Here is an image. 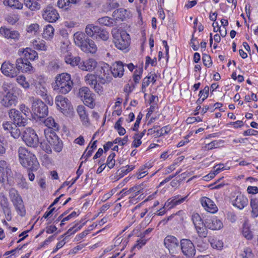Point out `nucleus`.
<instances>
[{
    "mask_svg": "<svg viewBox=\"0 0 258 258\" xmlns=\"http://www.w3.org/2000/svg\"><path fill=\"white\" fill-rule=\"evenodd\" d=\"M12 173L11 169L8 163L4 160L0 161V175L5 178L10 176Z\"/></svg>",
    "mask_w": 258,
    "mask_h": 258,
    "instance_id": "29",
    "label": "nucleus"
},
{
    "mask_svg": "<svg viewBox=\"0 0 258 258\" xmlns=\"http://www.w3.org/2000/svg\"><path fill=\"white\" fill-rule=\"evenodd\" d=\"M250 204L252 209L251 216L253 218L257 217L258 216V199H251Z\"/></svg>",
    "mask_w": 258,
    "mask_h": 258,
    "instance_id": "42",
    "label": "nucleus"
},
{
    "mask_svg": "<svg viewBox=\"0 0 258 258\" xmlns=\"http://www.w3.org/2000/svg\"><path fill=\"white\" fill-rule=\"evenodd\" d=\"M1 70L4 75L11 78L17 76L19 73V72L14 67L13 64L6 61L3 63Z\"/></svg>",
    "mask_w": 258,
    "mask_h": 258,
    "instance_id": "18",
    "label": "nucleus"
},
{
    "mask_svg": "<svg viewBox=\"0 0 258 258\" xmlns=\"http://www.w3.org/2000/svg\"><path fill=\"white\" fill-rule=\"evenodd\" d=\"M196 231L200 237H206L208 234V230L206 222H203L195 226Z\"/></svg>",
    "mask_w": 258,
    "mask_h": 258,
    "instance_id": "32",
    "label": "nucleus"
},
{
    "mask_svg": "<svg viewBox=\"0 0 258 258\" xmlns=\"http://www.w3.org/2000/svg\"><path fill=\"white\" fill-rule=\"evenodd\" d=\"M40 146L41 148L47 153L50 154L52 153L51 145L47 141L41 142Z\"/></svg>",
    "mask_w": 258,
    "mask_h": 258,
    "instance_id": "51",
    "label": "nucleus"
},
{
    "mask_svg": "<svg viewBox=\"0 0 258 258\" xmlns=\"http://www.w3.org/2000/svg\"><path fill=\"white\" fill-rule=\"evenodd\" d=\"M80 0H58L57 5L60 8L67 9L72 4H76Z\"/></svg>",
    "mask_w": 258,
    "mask_h": 258,
    "instance_id": "39",
    "label": "nucleus"
},
{
    "mask_svg": "<svg viewBox=\"0 0 258 258\" xmlns=\"http://www.w3.org/2000/svg\"><path fill=\"white\" fill-rule=\"evenodd\" d=\"M60 68L59 62L57 60H52L49 62L48 66V70L49 72L54 73Z\"/></svg>",
    "mask_w": 258,
    "mask_h": 258,
    "instance_id": "48",
    "label": "nucleus"
},
{
    "mask_svg": "<svg viewBox=\"0 0 258 258\" xmlns=\"http://www.w3.org/2000/svg\"><path fill=\"white\" fill-rule=\"evenodd\" d=\"M43 122L45 126L48 127L47 128H50L54 132L58 130L59 125L52 117L47 118L43 121Z\"/></svg>",
    "mask_w": 258,
    "mask_h": 258,
    "instance_id": "34",
    "label": "nucleus"
},
{
    "mask_svg": "<svg viewBox=\"0 0 258 258\" xmlns=\"http://www.w3.org/2000/svg\"><path fill=\"white\" fill-rule=\"evenodd\" d=\"M180 247L182 253L187 258H190L195 255V247L188 239H182L180 241Z\"/></svg>",
    "mask_w": 258,
    "mask_h": 258,
    "instance_id": "11",
    "label": "nucleus"
},
{
    "mask_svg": "<svg viewBox=\"0 0 258 258\" xmlns=\"http://www.w3.org/2000/svg\"><path fill=\"white\" fill-rule=\"evenodd\" d=\"M9 115L13 121V124H17L20 127L25 126L27 123V118L24 116L20 111L16 109H11L9 111Z\"/></svg>",
    "mask_w": 258,
    "mask_h": 258,
    "instance_id": "13",
    "label": "nucleus"
},
{
    "mask_svg": "<svg viewBox=\"0 0 258 258\" xmlns=\"http://www.w3.org/2000/svg\"><path fill=\"white\" fill-rule=\"evenodd\" d=\"M224 141L222 140L218 141H213L211 143L207 144L205 146V148L207 150H211L215 148H219L223 145Z\"/></svg>",
    "mask_w": 258,
    "mask_h": 258,
    "instance_id": "45",
    "label": "nucleus"
},
{
    "mask_svg": "<svg viewBox=\"0 0 258 258\" xmlns=\"http://www.w3.org/2000/svg\"><path fill=\"white\" fill-rule=\"evenodd\" d=\"M32 109L34 114L39 118L47 115L48 107L39 99H34L32 103Z\"/></svg>",
    "mask_w": 258,
    "mask_h": 258,
    "instance_id": "10",
    "label": "nucleus"
},
{
    "mask_svg": "<svg viewBox=\"0 0 258 258\" xmlns=\"http://www.w3.org/2000/svg\"><path fill=\"white\" fill-rule=\"evenodd\" d=\"M3 3L5 6L15 9H22L23 8V4L18 0H4Z\"/></svg>",
    "mask_w": 258,
    "mask_h": 258,
    "instance_id": "37",
    "label": "nucleus"
},
{
    "mask_svg": "<svg viewBox=\"0 0 258 258\" xmlns=\"http://www.w3.org/2000/svg\"><path fill=\"white\" fill-rule=\"evenodd\" d=\"M33 46L35 49L39 50L46 51L47 46L45 42L43 40H35L32 42Z\"/></svg>",
    "mask_w": 258,
    "mask_h": 258,
    "instance_id": "38",
    "label": "nucleus"
},
{
    "mask_svg": "<svg viewBox=\"0 0 258 258\" xmlns=\"http://www.w3.org/2000/svg\"><path fill=\"white\" fill-rule=\"evenodd\" d=\"M13 126L11 122L4 121L2 123V128L7 133H10Z\"/></svg>",
    "mask_w": 258,
    "mask_h": 258,
    "instance_id": "60",
    "label": "nucleus"
},
{
    "mask_svg": "<svg viewBox=\"0 0 258 258\" xmlns=\"http://www.w3.org/2000/svg\"><path fill=\"white\" fill-rule=\"evenodd\" d=\"M18 156L21 164L32 171L36 170L39 167V163L34 154L26 148L20 147L18 149Z\"/></svg>",
    "mask_w": 258,
    "mask_h": 258,
    "instance_id": "2",
    "label": "nucleus"
},
{
    "mask_svg": "<svg viewBox=\"0 0 258 258\" xmlns=\"http://www.w3.org/2000/svg\"><path fill=\"white\" fill-rule=\"evenodd\" d=\"M20 110L21 111L20 112L25 117L29 116L30 113V110L29 108L26 106L24 104H21L20 106Z\"/></svg>",
    "mask_w": 258,
    "mask_h": 258,
    "instance_id": "61",
    "label": "nucleus"
},
{
    "mask_svg": "<svg viewBox=\"0 0 258 258\" xmlns=\"http://www.w3.org/2000/svg\"><path fill=\"white\" fill-rule=\"evenodd\" d=\"M109 36V34L105 29L99 27V30L97 31L95 37L96 39L99 38L103 41H106Z\"/></svg>",
    "mask_w": 258,
    "mask_h": 258,
    "instance_id": "41",
    "label": "nucleus"
},
{
    "mask_svg": "<svg viewBox=\"0 0 258 258\" xmlns=\"http://www.w3.org/2000/svg\"><path fill=\"white\" fill-rule=\"evenodd\" d=\"M37 0H24L25 5L31 11H36L40 8V5Z\"/></svg>",
    "mask_w": 258,
    "mask_h": 258,
    "instance_id": "36",
    "label": "nucleus"
},
{
    "mask_svg": "<svg viewBox=\"0 0 258 258\" xmlns=\"http://www.w3.org/2000/svg\"><path fill=\"white\" fill-rule=\"evenodd\" d=\"M55 103L61 112L65 115H72L73 112V107L69 100L62 96H57L55 99Z\"/></svg>",
    "mask_w": 258,
    "mask_h": 258,
    "instance_id": "7",
    "label": "nucleus"
},
{
    "mask_svg": "<svg viewBox=\"0 0 258 258\" xmlns=\"http://www.w3.org/2000/svg\"><path fill=\"white\" fill-rule=\"evenodd\" d=\"M124 64L120 61L114 62L111 68V74L114 77H121L124 73Z\"/></svg>",
    "mask_w": 258,
    "mask_h": 258,
    "instance_id": "23",
    "label": "nucleus"
},
{
    "mask_svg": "<svg viewBox=\"0 0 258 258\" xmlns=\"http://www.w3.org/2000/svg\"><path fill=\"white\" fill-rule=\"evenodd\" d=\"M202 59L205 66L209 68L212 66V62L209 55L203 54Z\"/></svg>",
    "mask_w": 258,
    "mask_h": 258,
    "instance_id": "57",
    "label": "nucleus"
},
{
    "mask_svg": "<svg viewBox=\"0 0 258 258\" xmlns=\"http://www.w3.org/2000/svg\"><path fill=\"white\" fill-rule=\"evenodd\" d=\"M128 140V136H125L122 139H121L120 138H117L113 141L114 144H118L120 145H125Z\"/></svg>",
    "mask_w": 258,
    "mask_h": 258,
    "instance_id": "62",
    "label": "nucleus"
},
{
    "mask_svg": "<svg viewBox=\"0 0 258 258\" xmlns=\"http://www.w3.org/2000/svg\"><path fill=\"white\" fill-rule=\"evenodd\" d=\"M129 12L126 9L120 8L115 10L112 13V17L116 22L117 20H119L123 21L126 18L128 17Z\"/></svg>",
    "mask_w": 258,
    "mask_h": 258,
    "instance_id": "28",
    "label": "nucleus"
},
{
    "mask_svg": "<svg viewBox=\"0 0 258 258\" xmlns=\"http://www.w3.org/2000/svg\"><path fill=\"white\" fill-rule=\"evenodd\" d=\"M44 134L47 141L51 145V148L56 152H60L62 149L63 144L54 131L50 128H45Z\"/></svg>",
    "mask_w": 258,
    "mask_h": 258,
    "instance_id": "6",
    "label": "nucleus"
},
{
    "mask_svg": "<svg viewBox=\"0 0 258 258\" xmlns=\"http://www.w3.org/2000/svg\"><path fill=\"white\" fill-rule=\"evenodd\" d=\"M16 69L19 72L20 71L22 72L27 73L30 71L33 67L30 61L24 58H19L16 60Z\"/></svg>",
    "mask_w": 258,
    "mask_h": 258,
    "instance_id": "21",
    "label": "nucleus"
},
{
    "mask_svg": "<svg viewBox=\"0 0 258 258\" xmlns=\"http://www.w3.org/2000/svg\"><path fill=\"white\" fill-rule=\"evenodd\" d=\"M79 96L83 100L85 104L92 108L94 106V95L87 87H83L79 89Z\"/></svg>",
    "mask_w": 258,
    "mask_h": 258,
    "instance_id": "12",
    "label": "nucleus"
},
{
    "mask_svg": "<svg viewBox=\"0 0 258 258\" xmlns=\"http://www.w3.org/2000/svg\"><path fill=\"white\" fill-rule=\"evenodd\" d=\"M9 194L10 199L18 214L22 217L24 216L26 214V210L24 202L18 191L14 188H11Z\"/></svg>",
    "mask_w": 258,
    "mask_h": 258,
    "instance_id": "5",
    "label": "nucleus"
},
{
    "mask_svg": "<svg viewBox=\"0 0 258 258\" xmlns=\"http://www.w3.org/2000/svg\"><path fill=\"white\" fill-rule=\"evenodd\" d=\"M0 33L8 39H12L15 40H18L20 36V34L17 31L12 30L3 27L0 28Z\"/></svg>",
    "mask_w": 258,
    "mask_h": 258,
    "instance_id": "25",
    "label": "nucleus"
},
{
    "mask_svg": "<svg viewBox=\"0 0 258 258\" xmlns=\"http://www.w3.org/2000/svg\"><path fill=\"white\" fill-rule=\"evenodd\" d=\"M211 246L216 249H221L223 247V242L221 240L212 239L210 242Z\"/></svg>",
    "mask_w": 258,
    "mask_h": 258,
    "instance_id": "58",
    "label": "nucleus"
},
{
    "mask_svg": "<svg viewBox=\"0 0 258 258\" xmlns=\"http://www.w3.org/2000/svg\"><path fill=\"white\" fill-rule=\"evenodd\" d=\"M3 89L6 92H8L9 91L11 92H14L18 89L17 87L13 86V85L10 83L4 84L3 85Z\"/></svg>",
    "mask_w": 258,
    "mask_h": 258,
    "instance_id": "55",
    "label": "nucleus"
},
{
    "mask_svg": "<svg viewBox=\"0 0 258 258\" xmlns=\"http://www.w3.org/2000/svg\"><path fill=\"white\" fill-rule=\"evenodd\" d=\"M23 140L26 144L31 147H36L39 144V139L34 130L26 128L23 135Z\"/></svg>",
    "mask_w": 258,
    "mask_h": 258,
    "instance_id": "9",
    "label": "nucleus"
},
{
    "mask_svg": "<svg viewBox=\"0 0 258 258\" xmlns=\"http://www.w3.org/2000/svg\"><path fill=\"white\" fill-rule=\"evenodd\" d=\"M97 78L96 75L88 74L85 77L84 80L87 85L92 87L97 82Z\"/></svg>",
    "mask_w": 258,
    "mask_h": 258,
    "instance_id": "44",
    "label": "nucleus"
},
{
    "mask_svg": "<svg viewBox=\"0 0 258 258\" xmlns=\"http://www.w3.org/2000/svg\"><path fill=\"white\" fill-rule=\"evenodd\" d=\"M241 255L243 258H254V255L252 252V250L249 247L244 248Z\"/></svg>",
    "mask_w": 258,
    "mask_h": 258,
    "instance_id": "54",
    "label": "nucleus"
},
{
    "mask_svg": "<svg viewBox=\"0 0 258 258\" xmlns=\"http://www.w3.org/2000/svg\"><path fill=\"white\" fill-rule=\"evenodd\" d=\"M54 29L50 25H47L44 29L43 37L46 39L51 38L54 35Z\"/></svg>",
    "mask_w": 258,
    "mask_h": 258,
    "instance_id": "43",
    "label": "nucleus"
},
{
    "mask_svg": "<svg viewBox=\"0 0 258 258\" xmlns=\"http://www.w3.org/2000/svg\"><path fill=\"white\" fill-rule=\"evenodd\" d=\"M17 82L24 88L28 89L30 87L29 83L26 81V78L23 75L17 77Z\"/></svg>",
    "mask_w": 258,
    "mask_h": 258,
    "instance_id": "49",
    "label": "nucleus"
},
{
    "mask_svg": "<svg viewBox=\"0 0 258 258\" xmlns=\"http://www.w3.org/2000/svg\"><path fill=\"white\" fill-rule=\"evenodd\" d=\"M97 66V62L94 59H89L85 61H81L79 64V68L83 71H91Z\"/></svg>",
    "mask_w": 258,
    "mask_h": 258,
    "instance_id": "26",
    "label": "nucleus"
},
{
    "mask_svg": "<svg viewBox=\"0 0 258 258\" xmlns=\"http://www.w3.org/2000/svg\"><path fill=\"white\" fill-rule=\"evenodd\" d=\"M205 221L207 227L211 230H219L223 227L222 222L215 216L207 217Z\"/></svg>",
    "mask_w": 258,
    "mask_h": 258,
    "instance_id": "20",
    "label": "nucleus"
},
{
    "mask_svg": "<svg viewBox=\"0 0 258 258\" xmlns=\"http://www.w3.org/2000/svg\"><path fill=\"white\" fill-rule=\"evenodd\" d=\"M209 91V87L207 86L204 87V88L201 90L199 92V96L200 98H202V101H204L208 96Z\"/></svg>",
    "mask_w": 258,
    "mask_h": 258,
    "instance_id": "56",
    "label": "nucleus"
},
{
    "mask_svg": "<svg viewBox=\"0 0 258 258\" xmlns=\"http://www.w3.org/2000/svg\"><path fill=\"white\" fill-rule=\"evenodd\" d=\"M77 110L83 123L85 125H88L89 124V118L85 107L83 105H79L78 106Z\"/></svg>",
    "mask_w": 258,
    "mask_h": 258,
    "instance_id": "30",
    "label": "nucleus"
},
{
    "mask_svg": "<svg viewBox=\"0 0 258 258\" xmlns=\"http://www.w3.org/2000/svg\"><path fill=\"white\" fill-rule=\"evenodd\" d=\"M112 34L115 47L118 49L127 51L130 44L129 35L125 31H119L117 29H114Z\"/></svg>",
    "mask_w": 258,
    "mask_h": 258,
    "instance_id": "4",
    "label": "nucleus"
},
{
    "mask_svg": "<svg viewBox=\"0 0 258 258\" xmlns=\"http://www.w3.org/2000/svg\"><path fill=\"white\" fill-rule=\"evenodd\" d=\"M42 17L49 23L55 22L59 18V14L56 10L51 6H47L42 12Z\"/></svg>",
    "mask_w": 258,
    "mask_h": 258,
    "instance_id": "15",
    "label": "nucleus"
},
{
    "mask_svg": "<svg viewBox=\"0 0 258 258\" xmlns=\"http://www.w3.org/2000/svg\"><path fill=\"white\" fill-rule=\"evenodd\" d=\"M242 233L243 236L247 240H251L253 238V235L250 230L249 227L246 223L243 225Z\"/></svg>",
    "mask_w": 258,
    "mask_h": 258,
    "instance_id": "46",
    "label": "nucleus"
},
{
    "mask_svg": "<svg viewBox=\"0 0 258 258\" xmlns=\"http://www.w3.org/2000/svg\"><path fill=\"white\" fill-rule=\"evenodd\" d=\"M143 69L141 68V69H139L138 70H136V71L135 72L133 79H134V82L136 83H138L139 81L140 80V79L141 78V76L143 73Z\"/></svg>",
    "mask_w": 258,
    "mask_h": 258,
    "instance_id": "59",
    "label": "nucleus"
},
{
    "mask_svg": "<svg viewBox=\"0 0 258 258\" xmlns=\"http://www.w3.org/2000/svg\"><path fill=\"white\" fill-rule=\"evenodd\" d=\"M78 224H77L72 228H70L68 231L64 234L66 235H71L72 234L75 233L79 229H80L82 227V225H79L78 226Z\"/></svg>",
    "mask_w": 258,
    "mask_h": 258,
    "instance_id": "63",
    "label": "nucleus"
},
{
    "mask_svg": "<svg viewBox=\"0 0 258 258\" xmlns=\"http://www.w3.org/2000/svg\"><path fill=\"white\" fill-rule=\"evenodd\" d=\"M75 43L81 48L82 50L87 53H95L97 47L95 42L90 39L85 33L77 32L74 35Z\"/></svg>",
    "mask_w": 258,
    "mask_h": 258,
    "instance_id": "3",
    "label": "nucleus"
},
{
    "mask_svg": "<svg viewBox=\"0 0 258 258\" xmlns=\"http://www.w3.org/2000/svg\"><path fill=\"white\" fill-rule=\"evenodd\" d=\"M18 125L13 124V127L10 132L11 136L15 139H18L21 135V132Z\"/></svg>",
    "mask_w": 258,
    "mask_h": 258,
    "instance_id": "50",
    "label": "nucleus"
},
{
    "mask_svg": "<svg viewBox=\"0 0 258 258\" xmlns=\"http://www.w3.org/2000/svg\"><path fill=\"white\" fill-rule=\"evenodd\" d=\"M142 190H143V188L142 187V185H136V186L132 187V188H130L128 190H127V191H126L125 192L124 191V189H122L120 191V194H121V196H122L123 195H129L130 194H133L135 192H136V191L137 192H142Z\"/></svg>",
    "mask_w": 258,
    "mask_h": 258,
    "instance_id": "47",
    "label": "nucleus"
},
{
    "mask_svg": "<svg viewBox=\"0 0 258 258\" xmlns=\"http://www.w3.org/2000/svg\"><path fill=\"white\" fill-rule=\"evenodd\" d=\"M73 86V82L71 75L63 73L56 76L53 88L54 91L61 94H66L71 91Z\"/></svg>",
    "mask_w": 258,
    "mask_h": 258,
    "instance_id": "1",
    "label": "nucleus"
},
{
    "mask_svg": "<svg viewBox=\"0 0 258 258\" xmlns=\"http://www.w3.org/2000/svg\"><path fill=\"white\" fill-rule=\"evenodd\" d=\"M164 245L169 250V252L172 254L176 253L179 249V242L178 239L172 235H168L164 241Z\"/></svg>",
    "mask_w": 258,
    "mask_h": 258,
    "instance_id": "16",
    "label": "nucleus"
},
{
    "mask_svg": "<svg viewBox=\"0 0 258 258\" xmlns=\"http://www.w3.org/2000/svg\"><path fill=\"white\" fill-rule=\"evenodd\" d=\"M0 97L1 105L6 107L15 105L17 102V97L14 92L9 91L6 94L1 95Z\"/></svg>",
    "mask_w": 258,
    "mask_h": 258,
    "instance_id": "17",
    "label": "nucleus"
},
{
    "mask_svg": "<svg viewBox=\"0 0 258 258\" xmlns=\"http://www.w3.org/2000/svg\"><path fill=\"white\" fill-rule=\"evenodd\" d=\"M201 203L205 210L210 213H215L218 210L217 207L210 198L202 197L201 199Z\"/></svg>",
    "mask_w": 258,
    "mask_h": 258,
    "instance_id": "22",
    "label": "nucleus"
},
{
    "mask_svg": "<svg viewBox=\"0 0 258 258\" xmlns=\"http://www.w3.org/2000/svg\"><path fill=\"white\" fill-rule=\"evenodd\" d=\"M191 220L195 226L204 222L201 216L198 213H194L192 214L191 216Z\"/></svg>",
    "mask_w": 258,
    "mask_h": 258,
    "instance_id": "53",
    "label": "nucleus"
},
{
    "mask_svg": "<svg viewBox=\"0 0 258 258\" xmlns=\"http://www.w3.org/2000/svg\"><path fill=\"white\" fill-rule=\"evenodd\" d=\"M157 75L154 74H152L149 76H148L145 78L143 80L142 86V90L143 92H145L146 91V88L147 87L149 86L151 82H152L153 84H154L156 81Z\"/></svg>",
    "mask_w": 258,
    "mask_h": 258,
    "instance_id": "33",
    "label": "nucleus"
},
{
    "mask_svg": "<svg viewBox=\"0 0 258 258\" xmlns=\"http://www.w3.org/2000/svg\"><path fill=\"white\" fill-rule=\"evenodd\" d=\"M23 54L24 58L27 60H34L36 57H38V54L35 50L30 48H26L23 51Z\"/></svg>",
    "mask_w": 258,
    "mask_h": 258,
    "instance_id": "35",
    "label": "nucleus"
},
{
    "mask_svg": "<svg viewBox=\"0 0 258 258\" xmlns=\"http://www.w3.org/2000/svg\"><path fill=\"white\" fill-rule=\"evenodd\" d=\"M115 156V154L114 153H112L110 155H109L107 159L106 165L110 169L112 168L115 165V161L114 159Z\"/></svg>",
    "mask_w": 258,
    "mask_h": 258,
    "instance_id": "52",
    "label": "nucleus"
},
{
    "mask_svg": "<svg viewBox=\"0 0 258 258\" xmlns=\"http://www.w3.org/2000/svg\"><path fill=\"white\" fill-rule=\"evenodd\" d=\"M97 22L101 25L108 27H112L116 24V22L113 18L107 16L99 18L97 20Z\"/></svg>",
    "mask_w": 258,
    "mask_h": 258,
    "instance_id": "31",
    "label": "nucleus"
},
{
    "mask_svg": "<svg viewBox=\"0 0 258 258\" xmlns=\"http://www.w3.org/2000/svg\"><path fill=\"white\" fill-rule=\"evenodd\" d=\"M0 205L6 215L7 220H11L12 219V214L9 202L7 197L3 193L0 194Z\"/></svg>",
    "mask_w": 258,
    "mask_h": 258,
    "instance_id": "19",
    "label": "nucleus"
},
{
    "mask_svg": "<svg viewBox=\"0 0 258 258\" xmlns=\"http://www.w3.org/2000/svg\"><path fill=\"white\" fill-rule=\"evenodd\" d=\"M111 68L107 63H104L102 66L98 67L96 72V75L100 83L102 84H104L110 81L111 79Z\"/></svg>",
    "mask_w": 258,
    "mask_h": 258,
    "instance_id": "8",
    "label": "nucleus"
},
{
    "mask_svg": "<svg viewBox=\"0 0 258 258\" xmlns=\"http://www.w3.org/2000/svg\"><path fill=\"white\" fill-rule=\"evenodd\" d=\"M39 29V26L38 24H37L36 23L32 24L29 26V27L28 28L27 31L28 32H31V33H32V32L36 33L38 31Z\"/></svg>",
    "mask_w": 258,
    "mask_h": 258,
    "instance_id": "64",
    "label": "nucleus"
},
{
    "mask_svg": "<svg viewBox=\"0 0 258 258\" xmlns=\"http://www.w3.org/2000/svg\"><path fill=\"white\" fill-rule=\"evenodd\" d=\"M119 6V3L117 0H108L104 6V9L106 11H111Z\"/></svg>",
    "mask_w": 258,
    "mask_h": 258,
    "instance_id": "40",
    "label": "nucleus"
},
{
    "mask_svg": "<svg viewBox=\"0 0 258 258\" xmlns=\"http://www.w3.org/2000/svg\"><path fill=\"white\" fill-rule=\"evenodd\" d=\"M248 201L247 198L244 195L238 194L235 198L232 200V204L234 206L241 210L247 205Z\"/></svg>",
    "mask_w": 258,
    "mask_h": 258,
    "instance_id": "24",
    "label": "nucleus"
},
{
    "mask_svg": "<svg viewBox=\"0 0 258 258\" xmlns=\"http://www.w3.org/2000/svg\"><path fill=\"white\" fill-rule=\"evenodd\" d=\"M32 86L34 87V91L35 93L41 96L44 97L48 93L46 88V83L43 78L38 77L33 81Z\"/></svg>",
    "mask_w": 258,
    "mask_h": 258,
    "instance_id": "14",
    "label": "nucleus"
},
{
    "mask_svg": "<svg viewBox=\"0 0 258 258\" xmlns=\"http://www.w3.org/2000/svg\"><path fill=\"white\" fill-rule=\"evenodd\" d=\"M179 196H177L174 197L173 199H169L165 203L163 209H168V210L170 209L176 205L180 204L183 203L187 198V196L182 198L181 199H179Z\"/></svg>",
    "mask_w": 258,
    "mask_h": 258,
    "instance_id": "27",
    "label": "nucleus"
}]
</instances>
